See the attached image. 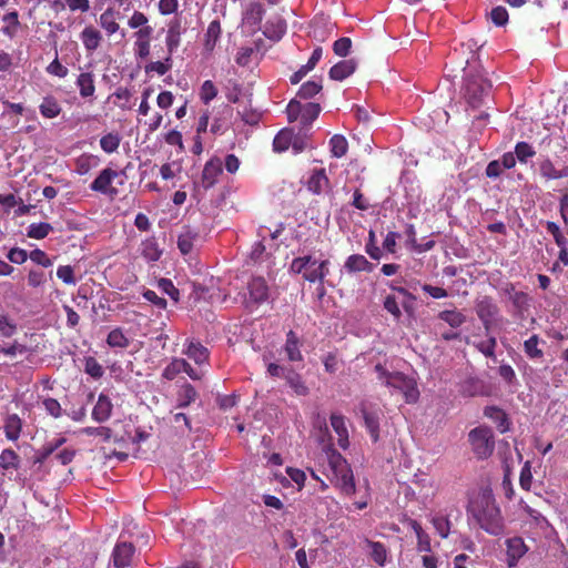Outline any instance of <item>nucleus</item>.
Here are the masks:
<instances>
[{"instance_id":"nucleus-1","label":"nucleus","mask_w":568,"mask_h":568,"mask_svg":"<svg viewBox=\"0 0 568 568\" xmlns=\"http://www.w3.org/2000/svg\"><path fill=\"white\" fill-rule=\"evenodd\" d=\"M467 515L473 517L478 526L490 535H500L505 531L500 507L488 490L479 493L469 500Z\"/></svg>"},{"instance_id":"nucleus-2","label":"nucleus","mask_w":568,"mask_h":568,"mask_svg":"<svg viewBox=\"0 0 568 568\" xmlns=\"http://www.w3.org/2000/svg\"><path fill=\"white\" fill-rule=\"evenodd\" d=\"M328 468L332 473V483L345 496H353L356 491L354 474L345 457L334 447L327 449Z\"/></svg>"},{"instance_id":"nucleus-3","label":"nucleus","mask_w":568,"mask_h":568,"mask_svg":"<svg viewBox=\"0 0 568 568\" xmlns=\"http://www.w3.org/2000/svg\"><path fill=\"white\" fill-rule=\"evenodd\" d=\"M292 273L302 274L308 283L324 285L326 275L329 274V261L317 262L311 255L294 257L290 264Z\"/></svg>"},{"instance_id":"nucleus-4","label":"nucleus","mask_w":568,"mask_h":568,"mask_svg":"<svg viewBox=\"0 0 568 568\" xmlns=\"http://www.w3.org/2000/svg\"><path fill=\"white\" fill-rule=\"evenodd\" d=\"M375 371L379 373V378L384 379L386 386L397 388L403 393L406 403L413 404L418 400V386L413 377L406 376L402 372L386 371L381 364L375 365Z\"/></svg>"},{"instance_id":"nucleus-5","label":"nucleus","mask_w":568,"mask_h":568,"mask_svg":"<svg viewBox=\"0 0 568 568\" xmlns=\"http://www.w3.org/2000/svg\"><path fill=\"white\" fill-rule=\"evenodd\" d=\"M123 176H125L124 171H116L110 169V166H105L92 181L90 189L92 192L104 194L106 197L113 200L119 195V189L114 185V182L123 186Z\"/></svg>"},{"instance_id":"nucleus-6","label":"nucleus","mask_w":568,"mask_h":568,"mask_svg":"<svg viewBox=\"0 0 568 568\" xmlns=\"http://www.w3.org/2000/svg\"><path fill=\"white\" fill-rule=\"evenodd\" d=\"M468 439L477 458L486 459L493 455L496 442L489 426L480 425L469 430Z\"/></svg>"},{"instance_id":"nucleus-7","label":"nucleus","mask_w":568,"mask_h":568,"mask_svg":"<svg viewBox=\"0 0 568 568\" xmlns=\"http://www.w3.org/2000/svg\"><path fill=\"white\" fill-rule=\"evenodd\" d=\"M321 106L317 102H306L302 104L297 99H293L286 106L288 122L301 121L302 129H307L320 116Z\"/></svg>"},{"instance_id":"nucleus-8","label":"nucleus","mask_w":568,"mask_h":568,"mask_svg":"<svg viewBox=\"0 0 568 568\" xmlns=\"http://www.w3.org/2000/svg\"><path fill=\"white\" fill-rule=\"evenodd\" d=\"M491 89L490 80L486 79L481 72L465 74V93L473 105H477L484 98L488 95Z\"/></svg>"},{"instance_id":"nucleus-9","label":"nucleus","mask_w":568,"mask_h":568,"mask_svg":"<svg viewBox=\"0 0 568 568\" xmlns=\"http://www.w3.org/2000/svg\"><path fill=\"white\" fill-rule=\"evenodd\" d=\"M247 295L244 297L246 308H255L270 300V285L264 277H253L246 285Z\"/></svg>"},{"instance_id":"nucleus-10","label":"nucleus","mask_w":568,"mask_h":568,"mask_svg":"<svg viewBox=\"0 0 568 568\" xmlns=\"http://www.w3.org/2000/svg\"><path fill=\"white\" fill-rule=\"evenodd\" d=\"M475 312L485 328V333L488 334L500 313L499 306L495 304L491 296L484 295L475 301Z\"/></svg>"},{"instance_id":"nucleus-11","label":"nucleus","mask_w":568,"mask_h":568,"mask_svg":"<svg viewBox=\"0 0 568 568\" xmlns=\"http://www.w3.org/2000/svg\"><path fill=\"white\" fill-rule=\"evenodd\" d=\"M506 561L509 568L518 566L520 559L527 555L529 548L521 537H511L505 540Z\"/></svg>"},{"instance_id":"nucleus-12","label":"nucleus","mask_w":568,"mask_h":568,"mask_svg":"<svg viewBox=\"0 0 568 568\" xmlns=\"http://www.w3.org/2000/svg\"><path fill=\"white\" fill-rule=\"evenodd\" d=\"M500 291L501 294L511 301V304L517 313H524L529 310L530 298L528 294L524 293V291L516 290V285L514 283H505Z\"/></svg>"},{"instance_id":"nucleus-13","label":"nucleus","mask_w":568,"mask_h":568,"mask_svg":"<svg viewBox=\"0 0 568 568\" xmlns=\"http://www.w3.org/2000/svg\"><path fill=\"white\" fill-rule=\"evenodd\" d=\"M223 172V161L219 158H212L206 161L204 164V170L202 171L200 184L204 190H209L216 184L219 176L222 175Z\"/></svg>"},{"instance_id":"nucleus-14","label":"nucleus","mask_w":568,"mask_h":568,"mask_svg":"<svg viewBox=\"0 0 568 568\" xmlns=\"http://www.w3.org/2000/svg\"><path fill=\"white\" fill-rule=\"evenodd\" d=\"M135 548L132 542H118L113 548V566L116 568H125L131 565L132 557L134 555Z\"/></svg>"},{"instance_id":"nucleus-15","label":"nucleus","mask_w":568,"mask_h":568,"mask_svg":"<svg viewBox=\"0 0 568 568\" xmlns=\"http://www.w3.org/2000/svg\"><path fill=\"white\" fill-rule=\"evenodd\" d=\"M302 339L294 331H288L285 335V344L283 346L285 355L290 362H302Z\"/></svg>"},{"instance_id":"nucleus-16","label":"nucleus","mask_w":568,"mask_h":568,"mask_svg":"<svg viewBox=\"0 0 568 568\" xmlns=\"http://www.w3.org/2000/svg\"><path fill=\"white\" fill-rule=\"evenodd\" d=\"M75 85L78 87L80 97L83 98V100H91L97 91L94 73L81 72L75 79Z\"/></svg>"},{"instance_id":"nucleus-17","label":"nucleus","mask_w":568,"mask_h":568,"mask_svg":"<svg viewBox=\"0 0 568 568\" xmlns=\"http://www.w3.org/2000/svg\"><path fill=\"white\" fill-rule=\"evenodd\" d=\"M113 410V404L110 397L105 396V394L100 393L97 399L95 405L92 408V419L102 424L110 419Z\"/></svg>"},{"instance_id":"nucleus-18","label":"nucleus","mask_w":568,"mask_h":568,"mask_svg":"<svg viewBox=\"0 0 568 568\" xmlns=\"http://www.w3.org/2000/svg\"><path fill=\"white\" fill-rule=\"evenodd\" d=\"M331 425L333 426V430L337 435V444L341 448L346 449L349 447V435L346 426V418L342 414L333 413L331 415Z\"/></svg>"},{"instance_id":"nucleus-19","label":"nucleus","mask_w":568,"mask_h":568,"mask_svg":"<svg viewBox=\"0 0 568 568\" xmlns=\"http://www.w3.org/2000/svg\"><path fill=\"white\" fill-rule=\"evenodd\" d=\"M181 21L173 19L169 23L165 36V44L168 47V57L165 60H171L172 53L179 48L181 41Z\"/></svg>"},{"instance_id":"nucleus-20","label":"nucleus","mask_w":568,"mask_h":568,"mask_svg":"<svg viewBox=\"0 0 568 568\" xmlns=\"http://www.w3.org/2000/svg\"><path fill=\"white\" fill-rule=\"evenodd\" d=\"M80 39L88 53H93L101 45L102 33L93 26H85L80 32Z\"/></svg>"},{"instance_id":"nucleus-21","label":"nucleus","mask_w":568,"mask_h":568,"mask_svg":"<svg viewBox=\"0 0 568 568\" xmlns=\"http://www.w3.org/2000/svg\"><path fill=\"white\" fill-rule=\"evenodd\" d=\"M356 68L357 63L354 59H344L343 61L333 64L328 70V75L333 80L342 81L345 80L346 77L353 74Z\"/></svg>"},{"instance_id":"nucleus-22","label":"nucleus","mask_w":568,"mask_h":568,"mask_svg":"<svg viewBox=\"0 0 568 568\" xmlns=\"http://www.w3.org/2000/svg\"><path fill=\"white\" fill-rule=\"evenodd\" d=\"M484 415L486 418L495 422L497 429L500 433H505L509 430L510 420L505 412V409L496 406H488L484 409Z\"/></svg>"},{"instance_id":"nucleus-23","label":"nucleus","mask_w":568,"mask_h":568,"mask_svg":"<svg viewBox=\"0 0 568 568\" xmlns=\"http://www.w3.org/2000/svg\"><path fill=\"white\" fill-rule=\"evenodd\" d=\"M374 267V264L372 262H368L367 257L358 255V253L348 256L344 264V268L349 274L359 273V271H366V273H372Z\"/></svg>"},{"instance_id":"nucleus-24","label":"nucleus","mask_w":568,"mask_h":568,"mask_svg":"<svg viewBox=\"0 0 568 568\" xmlns=\"http://www.w3.org/2000/svg\"><path fill=\"white\" fill-rule=\"evenodd\" d=\"M23 427V420L18 414H9L4 418L3 430L8 440L17 442Z\"/></svg>"},{"instance_id":"nucleus-25","label":"nucleus","mask_w":568,"mask_h":568,"mask_svg":"<svg viewBox=\"0 0 568 568\" xmlns=\"http://www.w3.org/2000/svg\"><path fill=\"white\" fill-rule=\"evenodd\" d=\"M285 382L288 387H291L295 394L297 395H307L310 392L308 386L303 379L302 375L298 372L286 366L285 369Z\"/></svg>"},{"instance_id":"nucleus-26","label":"nucleus","mask_w":568,"mask_h":568,"mask_svg":"<svg viewBox=\"0 0 568 568\" xmlns=\"http://www.w3.org/2000/svg\"><path fill=\"white\" fill-rule=\"evenodd\" d=\"M39 110L43 118L53 119L62 112V106L57 97L49 94L43 97L42 102L39 104Z\"/></svg>"},{"instance_id":"nucleus-27","label":"nucleus","mask_w":568,"mask_h":568,"mask_svg":"<svg viewBox=\"0 0 568 568\" xmlns=\"http://www.w3.org/2000/svg\"><path fill=\"white\" fill-rule=\"evenodd\" d=\"M120 13L112 8H108L100 14L99 22L103 30H105L108 36H113L114 32L119 30V19Z\"/></svg>"},{"instance_id":"nucleus-28","label":"nucleus","mask_w":568,"mask_h":568,"mask_svg":"<svg viewBox=\"0 0 568 568\" xmlns=\"http://www.w3.org/2000/svg\"><path fill=\"white\" fill-rule=\"evenodd\" d=\"M328 184L329 178L326 175L325 169L314 170L307 181V189L312 193L321 194Z\"/></svg>"},{"instance_id":"nucleus-29","label":"nucleus","mask_w":568,"mask_h":568,"mask_svg":"<svg viewBox=\"0 0 568 568\" xmlns=\"http://www.w3.org/2000/svg\"><path fill=\"white\" fill-rule=\"evenodd\" d=\"M199 237L196 231L186 226L183 232H181L178 236V248L182 254H189L192 252L194 244Z\"/></svg>"},{"instance_id":"nucleus-30","label":"nucleus","mask_w":568,"mask_h":568,"mask_svg":"<svg viewBox=\"0 0 568 568\" xmlns=\"http://www.w3.org/2000/svg\"><path fill=\"white\" fill-rule=\"evenodd\" d=\"M185 354L197 365H202L210 359V351L205 345L197 342H190L186 346Z\"/></svg>"},{"instance_id":"nucleus-31","label":"nucleus","mask_w":568,"mask_h":568,"mask_svg":"<svg viewBox=\"0 0 568 568\" xmlns=\"http://www.w3.org/2000/svg\"><path fill=\"white\" fill-rule=\"evenodd\" d=\"M222 33V26L219 20H212L204 36V48L213 52Z\"/></svg>"},{"instance_id":"nucleus-32","label":"nucleus","mask_w":568,"mask_h":568,"mask_svg":"<svg viewBox=\"0 0 568 568\" xmlns=\"http://www.w3.org/2000/svg\"><path fill=\"white\" fill-rule=\"evenodd\" d=\"M545 344L544 339H540L538 334H534L524 343V351L532 361L544 359V351L539 348V344Z\"/></svg>"},{"instance_id":"nucleus-33","label":"nucleus","mask_w":568,"mask_h":568,"mask_svg":"<svg viewBox=\"0 0 568 568\" xmlns=\"http://www.w3.org/2000/svg\"><path fill=\"white\" fill-rule=\"evenodd\" d=\"M141 254L148 262H158L160 258L162 251L158 245V242L154 236L148 237L141 244Z\"/></svg>"},{"instance_id":"nucleus-34","label":"nucleus","mask_w":568,"mask_h":568,"mask_svg":"<svg viewBox=\"0 0 568 568\" xmlns=\"http://www.w3.org/2000/svg\"><path fill=\"white\" fill-rule=\"evenodd\" d=\"M365 545L371 549L369 555L376 565L384 566L387 560V549L384 544L365 539Z\"/></svg>"},{"instance_id":"nucleus-35","label":"nucleus","mask_w":568,"mask_h":568,"mask_svg":"<svg viewBox=\"0 0 568 568\" xmlns=\"http://www.w3.org/2000/svg\"><path fill=\"white\" fill-rule=\"evenodd\" d=\"M322 88L323 84L321 78L308 80L306 83H303L297 90V98L300 100H310V98H313L316 94H318Z\"/></svg>"},{"instance_id":"nucleus-36","label":"nucleus","mask_w":568,"mask_h":568,"mask_svg":"<svg viewBox=\"0 0 568 568\" xmlns=\"http://www.w3.org/2000/svg\"><path fill=\"white\" fill-rule=\"evenodd\" d=\"M363 418L366 429L373 442H378L381 437V420L374 413L363 410Z\"/></svg>"},{"instance_id":"nucleus-37","label":"nucleus","mask_w":568,"mask_h":568,"mask_svg":"<svg viewBox=\"0 0 568 568\" xmlns=\"http://www.w3.org/2000/svg\"><path fill=\"white\" fill-rule=\"evenodd\" d=\"M438 317L453 328L462 327V325L466 323L465 314L457 310L440 311Z\"/></svg>"},{"instance_id":"nucleus-38","label":"nucleus","mask_w":568,"mask_h":568,"mask_svg":"<svg viewBox=\"0 0 568 568\" xmlns=\"http://www.w3.org/2000/svg\"><path fill=\"white\" fill-rule=\"evenodd\" d=\"M197 398V392L191 383H185L178 393V407L185 408L187 405L195 402Z\"/></svg>"},{"instance_id":"nucleus-39","label":"nucleus","mask_w":568,"mask_h":568,"mask_svg":"<svg viewBox=\"0 0 568 568\" xmlns=\"http://www.w3.org/2000/svg\"><path fill=\"white\" fill-rule=\"evenodd\" d=\"M20 467V456L13 448H3L0 454V468L18 469Z\"/></svg>"},{"instance_id":"nucleus-40","label":"nucleus","mask_w":568,"mask_h":568,"mask_svg":"<svg viewBox=\"0 0 568 568\" xmlns=\"http://www.w3.org/2000/svg\"><path fill=\"white\" fill-rule=\"evenodd\" d=\"M106 344L112 348H128L130 339L125 336L122 328L116 327L108 333Z\"/></svg>"},{"instance_id":"nucleus-41","label":"nucleus","mask_w":568,"mask_h":568,"mask_svg":"<svg viewBox=\"0 0 568 568\" xmlns=\"http://www.w3.org/2000/svg\"><path fill=\"white\" fill-rule=\"evenodd\" d=\"M113 104L122 109V111H128V109L132 108V91L129 90L128 87H118L113 93Z\"/></svg>"},{"instance_id":"nucleus-42","label":"nucleus","mask_w":568,"mask_h":568,"mask_svg":"<svg viewBox=\"0 0 568 568\" xmlns=\"http://www.w3.org/2000/svg\"><path fill=\"white\" fill-rule=\"evenodd\" d=\"M332 155L342 159L348 151V142L343 134H333L329 140Z\"/></svg>"},{"instance_id":"nucleus-43","label":"nucleus","mask_w":568,"mask_h":568,"mask_svg":"<svg viewBox=\"0 0 568 568\" xmlns=\"http://www.w3.org/2000/svg\"><path fill=\"white\" fill-rule=\"evenodd\" d=\"M187 365V361L183 358H173L169 365L162 372V377L166 381H174L176 376L181 372H183V367Z\"/></svg>"},{"instance_id":"nucleus-44","label":"nucleus","mask_w":568,"mask_h":568,"mask_svg":"<svg viewBox=\"0 0 568 568\" xmlns=\"http://www.w3.org/2000/svg\"><path fill=\"white\" fill-rule=\"evenodd\" d=\"M120 143L121 136L116 132L106 133L100 140L101 149L108 154H111V152L116 151Z\"/></svg>"},{"instance_id":"nucleus-45","label":"nucleus","mask_w":568,"mask_h":568,"mask_svg":"<svg viewBox=\"0 0 568 568\" xmlns=\"http://www.w3.org/2000/svg\"><path fill=\"white\" fill-rule=\"evenodd\" d=\"M83 435L100 437L102 442H110L112 438V429L109 426H87L81 429Z\"/></svg>"},{"instance_id":"nucleus-46","label":"nucleus","mask_w":568,"mask_h":568,"mask_svg":"<svg viewBox=\"0 0 568 568\" xmlns=\"http://www.w3.org/2000/svg\"><path fill=\"white\" fill-rule=\"evenodd\" d=\"M293 133L291 131H281L277 133L273 140V149L277 152L288 150L290 145H292Z\"/></svg>"},{"instance_id":"nucleus-47","label":"nucleus","mask_w":568,"mask_h":568,"mask_svg":"<svg viewBox=\"0 0 568 568\" xmlns=\"http://www.w3.org/2000/svg\"><path fill=\"white\" fill-rule=\"evenodd\" d=\"M2 20L8 23L6 27L2 28V32L9 37L16 36L18 28L20 26L19 13L17 12V10H13L12 12L4 14Z\"/></svg>"},{"instance_id":"nucleus-48","label":"nucleus","mask_w":568,"mask_h":568,"mask_svg":"<svg viewBox=\"0 0 568 568\" xmlns=\"http://www.w3.org/2000/svg\"><path fill=\"white\" fill-rule=\"evenodd\" d=\"M53 231V226L50 223H33L28 227L27 235L32 239H43Z\"/></svg>"},{"instance_id":"nucleus-49","label":"nucleus","mask_w":568,"mask_h":568,"mask_svg":"<svg viewBox=\"0 0 568 568\" xmlns=\"http://www.w3.org/2000/svg\"><path fill=\"white\" fill-rule=\"evenodd\" d=\"M515 154L518 161L526 163L527 160L536 155V151L531 144L527 142H518L515 145Z\"/></svg>"},{"instance_id":"nucleus-50","label":"nucleus","mask_w":568,"mask_h":568,"mask_svg":"<svg viewBox=\"0 0 568 568\" xmlns=\"http://www.w3.org/2000/svg\"><path fill=\"white\" fill-rule=\"evenodd\" d=\"M483 383L476 377H469L462 385V393L474 397V395L481 394Z\"/></svg>"},{"instance_id":"nucleus-51","label":"nucleus","mask_w":568,"mask_h":568,"mask_svg":"<svg viewBox=\"0 0 568 568\" xmlns=\"http://www.w3.org/2000/svg\"><path fill=\"white\" fill-rule=\"evenodd\" d=\"M29 258L40 265L41 267H51V265H53V261L51 257H49V255H47V253L44 251H41V248H33L30 253H29Z\"/></svg>"},{"instance_id":"nucleus-52","label":"nucleus","mask_w":568,"mask_h":568,"mask_svg":"<svg viewBox=\"0 0 568 568\" xmlns=\"http://www.w3.org/2000/svg\"><path fill=\"white\" fill-rule=\"evenodd\" d=\"M490 21L497 27H503L509 21V13L505 7H496L490 11Z\"/></svg>"},{"instance_id":"nucleus-53","label":"nucleus","mask_w":568,"mask_h":568,"mask_svg":"<svg viewBox=\"0 0 568 568\" xmlns=\"http://www.w3.org/2000/svg\"><path fill=\"white\" fill-rule=\"evenodd\" d=\"M435 531L440 535L442 538H447L450 531V520L446 516H436L432 520Z\"/></svg>"},{"instance_id":"nucleus-54","label":"nucleus","mask_w":568,"mask_h":568,"mask_svg":"<svg viewBox=\"0 0 568 568\" xmlns=\"http://www.w3.org/2000/svg\"><path fill=\"white\" fill-rule=\"evenodd\" d=\"M217 97L216 85L212 82V80H205L201 85L200 98L204 103H209Z\"/></svg>"},{"instance_id":"nucleus-55","label":"nucleus","mask_w":568,"mask_h":568,"mask_svg":"<svg viewBox=\"0 0 568 568\" xmlns=\"http://www.w3.org/2000/svg\"><path fill=\"white\" fill-rule=\"evenodd\" d=\"M540 175L550 181V179H558V170L550 159H545L539 164Z\"/></svg>"},{"instance_id":"nucleus-56","label":"nucleus","mask_w":568,"mask_h":568,"mask_svg":"<svg viewBox=\"0 0 568 568\" xmlns=\"http://www.w3.org/2000/svg\"><path fill=\"white\" fill-rule=\"evenodd\" d=\"M496 337L490 336L484 342H479L475 344L476 348L486 357H495L496 356Z\"/></svg>"},{"instance_id":"nucleus-57","label":"nucleus","mask_w":568,"mask_h":568,"mask_svg":"<svg viewBox=\"0 0 568 568\" xmlns=\"http://www.w3.org/2000/svg\"><path fill=\"white\" fill-rule=\"evenodd\" d=\"M352 48V40L349 37H341L333 44V51L337 57H347Z\"/></svg>"},{"instance_id":"nucleus-58","label":"nucleus","mask_w":568,"mask_h":568,"mask_svg":"<svg viewBox=\"0 0 568 568\" xmlns=\"http://www.w3.org/2000/svg\"><path fill=\"white\" fill-rule=\"evenodd\" d=\"M384 308H385V311H387L388 313H390L393 315L395 321H397V322L400 321L402 310L398 305L396 296H394V295L385 296Z\"/></svg>"},{"instance_id":"nucleus-59","label":"nucleus","mask_w":568,"mask_h":568,"mask_svg":"<svg viewBox=\"0 0 568 568\" xmlns=\"http://www.w3.org/2000/svg\"><path fill=\"white\" fill-rule=\"evenodd\" d=\"M17 332V324L7 315H0V334L2 337H12Z\"/></svg>"},{"instance_id":"nucleus-60","label":"nucleus","mask_w":568,"mask_h":568,"mask_svg":"<svg viewBox=\"0 0 568 568\" xmlns=\"http://www.w3.org/2000/svg\"><path fill=\"white\" fill-rule=\"evenodd\" d=\"M365 251L372 258L379 260L382 257V251L379 246L376 245V234L373 230L368 232V241L365 245Z\"/></svg>"},{"instance_id":"nucleus-61","label":"nucleus","mask_w":568,"mask_h":568,"mask_svg":"<svg viewBox=\"0 0 568 568\" xmlns=\"http://www.w3.org/2000/svg\"><path fill=\"white\" fill-rule=\"evenodd\" d=\"M84 371L93 378H100L104 372L101 364L93 356L85 358Z\"/></svg>"},{"instance_id":"nucleus-62","label":"nucleus","mask_w":568,"mask_h":568,"mask_svg":"<svg viewBox=\"0 0 568 568\" xmlns=\"http://www.w3.org/2000/svg\"><path fill=\"white\" fill-rule=\"evenodd\" d=\"M57 276L64 284L74 285L77 284V278L74 275V268L72 266H59L57 270Z\"/></svg>"},{"instance_id":"nucleus-63","label":"nucleus","mask_w":568,"mask_h":568,"mask_svg":"<svg viewBox=\"0 0 568 568\" xmlns=\"http://www.w3.org/2000/svg\"><path fill=\"white\" fill-rule=\"evenodd\" d=\"M47 278L44 272L38 268H31L28 271V285L38 287L45 284Z\"/></svg>"},{"instance_id":"nucleus-64","label":"nucleus","mask_w":568,"mask_h":568,"mask_svg":"<svg viewBox=\"0 0 568 568\" xmlns=\"http://www.w3.org/2000/svg\"><path fill=\"white\" fill-rule=\"evenodd\" d=\"M519 484L521 489L530 490V486L532 484V474L530 469V464L527 462L524 467H521L520 476H519Z\"/></svg>"}]
</instances>
